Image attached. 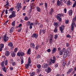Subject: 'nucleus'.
<instances>
[{"mask_svg":"<svg viewBox=\"0 0 76 76\" xmlns=\"http://www.w3.org/2000/svg\"><path fill=\"white\" fill-rule=\"evenodd\" d=\"M16 16V12L14 11L12 12V14L9 16V18L10 19H12L13 18H15Z\"/></svg>","mask_w":76,"mask_h":76,"instance_id":"1","label":"nucleus"},{"mask_svg":"<svg viewBox=\"0 0 76 76\" xmlns=\"http://www.w3.org/2000/svg\"><path fill=\"white\" fill-rule=\"evenodd\" d=\"M2 39H3L4 41V42H6L8 41L9 38V37L7 36V34H6L4 35Z\"/></svg>","mask_w":76,"mask_h":76,"instance_id":"2","label":"nucleus"},{"mask_svg":"<svg viewBox=\"0 0 76 76\" xmlns=\"http://www.w3.org/2000/svg\"><path fill=\"white\" fill-rule=\"evenodd\" d=\"M17 4V8L16 9V10H17V12H19V10H20V8H21V3H18Z\"/></svg>","mask_w":76,"mask_h":76,"instance_id":"3","label":"nucleus"},{"mask_svg":"<svg viewBox=\"0 0 76 76\" xmlns=\"http://www.w3.org/2000/svg\"><path fill=\"white\" fill-rule=\"evenodd\" d=\"M59 29L61 33H63V31L64 29V25L61 26L59 27Z\"/></svg>","mask_w":76,"mask_h":76,"instance_id":"4","label":"nucleus"},{"mask_svg":"<svg viewBox=\"0 0 76 76\" xmlns=\"http://www.w3.org/2000/svg\"><path fill=\"white\" fill-rule=\"evenodd\" d=\"M17 56H25V53L23 52H18L17 53Z\"/></svg>","mask_w":76,"mask_h":76,"instance_id":"5","label":"nucleus"},{"mask_svg":"<svg viewBox=\"0 0 76 76\" xmlns=\"http://www.w3.org/2000/svg\"><path fill=\"white\" fill-rule=\"evenodd\" d=\"M69 53L68 52H64L63 57L64 58H66L67 56H69Z\"/></svg>","mask_w":76,"mask_h":76,"instance_id":"6","label":"nucleus"},{"mask_svg":"<svg viewBox=\"0 0 76 76\" xmlns=\"http://www.w3.org/2000/svg\"><path fill=\"white\" fill-rule=\"evenodd\" d=\"M45 71L46 72H47V73H50L51 71V68L50 67H48V69H45Z\"/></svg>","mask_w":76,"mask_h":76,"instance_id":"7","label":"nucleus"},{"mask_svg":"<svg viewBox=\"0 0 76 76\" xmlns=\"http://www.w3.org/2000/svg\"><path fill=\"white\" fill-rule=\"evenodd\" d=\"M48 63H45L43 64L42 67L43 69H46V68H48Z\"/></svg>","mask_w":76,"mask_h":76,"instance_id":"8","label":"nucleus"},{"mask_svg":"<svg viewBox=\"0 0 76 76\" xmlns=\"http://www.w3.org/2000/svg\"><path fill=\"white\" fill-rule=\"evenodd\" d=\"M38 37V35L37 34H36V33H34L33 34L32 37V38H35L36 39H37Z\"/></svg>","mask_w":76,"mask_h":76,"instance_id":"9","label":"nucleus"},{"mask_svg":"<svg viewBox=\"0 0 76 76\" xmlns=\"http://www.w3.org/2000/svg\"><path fill=\"white\" fill-rule=\"evenodd\" d=\"M74 26H76V24H75V23H72L71 26V29L72 31H73V29H74Z\"/></svg>","mask_w":76,"mask_h":76,"instance_id":"10","label":"nucleus"},{"mask_svg":"<svg viewBox=\"0 0 76 76\" xmlns=\"http://www.w3.org/2000/svg\"><path fill=\"white\" fill-rule=\"evenodd\" d=\"M62 16H63V15L61 14H58V15H57L56 18L57 19H58L61 18V17Z\"/></svg>","mask_w":76,"mask_h":76,"instance_id":"11","label":"nucleus"},{"mask_svg":"<svg viewBox=\"0 0 76 76\" xmlns=\"http://www.w3.org/2000/svg\"><path fill=\"white\" fill-rule=\"evenodd\" d=\"M30 47L32 48H35V44L33 43H31L30 44Z\"/></svg>","mask_w":76,"mask_h":76,"instance_id":"12","label":"nucleus"},{"mask_svg":"<svg viewBox=\"0 0 76 76\" xmlns=\"http://www.w3.org/2000/svg\"><path fill=\"white\" fill-rule=\"evenodd\" d=\"M56 51H57V49L55 48H53L52 50V54H54Z\"/></svg>","mask_w":76,"mask_h":76,"instance_id":"13","label":"nucleus"},{"mask_svg":"<svg viewBox=\"0 0 76 76\" xmlns=\"http://www.w3.org/2000/svg\"><path fill=\"white\" fill-rule=\"evenodd\" d=\"M73 70V68H70L69 69V70H68V71L67 72V74L69 75L70 73Z\"/></svg>","mask_w":76,"mask_h":76,"instance_id":"14","label":"nucleus"},{"mask_svg":"<svg viewBox=\"0 0 76 76\" xmlns=\"http://www.w3.org/2000/svg\"><path fill=\"white\" fill-rule=\"evenodd\" d=\"M53 12L54 10H53V8H51L50 10V12H49L50 15H52V13Z\"/></svg>","mask_w":76,"mask_h":76,"instance_id":"15","label":"nucleus"},{"mask_svg":"<svg viewBox=\"0 0 76 76\" xmlns=\"http://www.w3.org/2000/svg\"><path fill=\"white\" fill-rule=\"evenodd\" d=\"M10 52L8 51H7L5 53V55L6 56H9L10 55Z\"/></svg>","mask_w":76,"mask_h":76,"instance_id":"16","label":"nucleus"},{"mask_svg":"<svg viewBox=\"0 0 76 76\" xmlns=\"http://www.w3.org/2000/svg\"><path fill=\"white\" fill-rule=\"evenodd\" d=\"M11 56L12 57H15L16 56V53L13 52H12L11 53Z\"/></svg>","mask_w":76,"mask_h":76,"instance_id":"17","label":"nucleus"},{"mask_svg":"<svg viewBox=\"0 0 76 76\" xmlns=\"http://www.w3.org/2000/svg\"><path fill=\"white\" fill-rule=\"evenodd\" d=\"M68 13L69 16H72L73 14V11L72 10H69L68 12Z\"/></svg>","mask_w":76,"mask_h":76,"instance_id":"18","label":"nucleus"},{"mask_svg":"<svg viewBox=\"0 0 76 76\" xmlns=\"http://www.w3.org/2000/svg\"><path fill=\"white\" fill-rule=\"evenodd\" d=\"M31 48L29 49L27 51V54L28 55H30L31 53Z\"/></svg>","mask_w":76,"mask_h":76,"instance_id":"19","label":"nucleus"},{"mask_svg":"<svg viewBox=\"0 0 76 76\" xmlns=\"http://www.w3.org/2000/svg\"><path fill=\"white\" fill-rule=\"evenodd\" d=\"M59 55H60V56L63 55V50H61L59 51Z\"/></svg>","mask_w":76,"mask_h":76,"instance_id":"20","label":"nucleus"},{"mask_svg":"<svg viewBox=\"0 0 76 76\" xmlns=\"http://www.w3.org/2000/svg\"><path fill=\"white\" fill-rule=\"evenodd\" d=\"M53 25L54 26H55V27H56V28H57V27H58L59 26L58 23L57 22H56L54 23Z\"/></svg>","mask_w":76,"mask_h":76,"instance_id":"21","label":"nucleus"},{"mask_svg":"<svg viewBox=\"0 0 76 76\" xmlns=\"http://www.w3.org/2000/svg\"><path fill=\"white\" fill-rule=\"evenodd\" d=\"M36 9L37 11L38 12H41V8H39V7H36Z\"/></svg>","mask_w":76,"mask_h":76,"instance_id":"22","label":"nucleus"},{"mask_svg":"<svg viewBox=\"0 0 76 76\" xmlns=\"http://www.w3.org/2000/svg\"><path fill=\"white\" fill-rule=\"evenodd\" d=\"M13 31H14V28L12 27L10 29V32L12 33V32H13Z\"/></svg>","mask_w":76,"mask_h":76,"instance_id":"23","label":"nucleus"},{"mask_svg":"<svg viewBox=\"0 0 76 76\" xmlns=\"http://www.w3.org/2000/svg\"><path fill=\"white\" fill-rule=\"evenodd\" d=\"M4 61H2L1 63V65L2 67H4L5 66L4 65Z\"/></svg>","mask_w":76,"mask_h":76,"instance_id":"24","label":"nucleus"},{"mask_svg":"<svg viewBox=\"0 0 76 76\" xmlns=\"http://www.w3.org/2000/svg\"><path fill=\"white\" fill-rule=\"evenodd\" d=\"M71 3V2L70 1H68L67 2L66 4L68 6H70Z\"/></svg>","mask_w":76,"mask_h":76,"instance_id":"25","label":"nucleus"},{"mask_svg":"<svg viewBox=\"0 0 76 76\" xmlns=\"http://www.w3.org/2000/svg\"><path fill=\"white\" fill-rule=\"evenodd\" d=\"M29 66H31V65H30V64L28 63V64H26V66H25L26 69H28L29 68Z\"/></svg>","mask_w":76,"mask_h":76,"instance_id":"26","label":"nucleus"},{"mask_svg":"<svg viewBox=\"0 0 76 76\" xmlns=\"http://www.w3.org/2000/svg\"><path fill=\"white\" fill-rule=\"evenodd\" d=\"M8 45L9 46H10V47H12L13 45V43H12L10 42H9L8 43Z\"/></svg>","mask_w":76,"mask_h":76,"instance_id":"27","label":"nucleus"},{"mask_svg":"<svg viewBox=\"0 0 76 76\" xmlns=\"http://www.w3.org/2000/svg\"><path fill=\"white\" fill-rule=\"evenodd\" d=\"M0 48H4V44L3 43L0 44Z\"/></svg>","mask_w":76,"mask_h":76,"instance_id":"28","label":"nucleus"},{"mask_svg":"<svg viewBox=\"0 0 76 76\" xmlns=\"http://www.w3.org/2000/svg\"><path fill=\"white\" fill-rule=\"evenodd\" d=\"M11 64L13 66H15L16 65V63L15 62H13Z\"/></svg>","mask_w":76,"mask_h":76,"instance_id":"29","label":"nucleus"},{"mask_svg":"<svg viewBox=\"0 0 76 76\" xmlns=\"http://www.w3.org/2000/svg\"><path fill=\"white\" fill-rule=\"evenodd\" d=\"M66 61H63V64L62 65L64 67L65 66V65H66Z\"/></svg>","mask_w":76,"mask_h":76,"instance_id":"30","label":"nucleus"},{"mask_svg":"<svg viewBox=\"0 0 76 76\" xmlns=\"http://www.w3.org/2000/svg\"><path fill=\"white\" fill-rule=\"evenodd\" d=\"M32 8L31 7H30V9L28 11L29 12V13H31V12H32Z\"/></svg>","mask_w":76,"mask_h":76,"instance_id":"31","label":"nucleus"},{"mask_svg":"<svg viewBox=\"0 0 76 76\" xmlns=\"http://www.w3.org/2000/svg\"><path fill=\"white\" fill-rule=\"evenodd\" d=\"M56 61L54 60H53L52 59H50V61L52 63H53V64H54L55 63V61Z\"/></svg>","mask_w":76,"mask_h":76,"instance_id":"32","label":"nucleus"},{"mask_svg":"<svg viewBox=\"0 0 76 76\" xmlns=\"http://www.w3.org/2000/svg\"><path fill=\"white\" fill-rule=\"evenodd\" d=\"M48 4L47 3H45V9H47V7H48Z\"/></svg>","mask_w":76,"mask_h":76,"instance_id":"33","label":"nucleus"},{"mask_svg":"<svg viewBox=\"0 0 76 76\" xmlns=\"http://www.w3.org/2000/svg\"><path fill=\"white\" fill-rule=\"evenodd\" d=\"M57 4L58 6H60V1L59 0H58L57 2Z\"/></svg>","mask_w":76,"mask_h":76,"instance_id":"34","label":"nucleus"},{"mask_svg":"<svg viewBox=\"0 0 76 76\" xmlns=\"http://www.w3.org/2000/svg\"><path fill=\"white\" fill-rule=\"evenodd\" d=\"M28 63H29L30 64V63H31V58L29 57L28 58Z\"/></svg>","mask_w":76,"mask_h":76,"instance_id":"35","label":"nucleus"},{"mask_svg":"<svg viewBox=\"0 0 76 76\" xmlns=\"http://www.w3.org/2000/svg\"><path fill=\"white\" fill-rule=\"evenodd\" d=\"M45 30L44 29H43L42 31V32L43 34H45Z\"/></svg>","mask_w":76,"mask_h":76,"instance_id":"36","label":"nucleus"},{"mask_svg":"<svg viewBox=\"0 0 76 76\" xmlns=\"http://www.w3.org/2000/svg\"><path fill=\"white\" fill-rule=\"evenodd\" d=\"M30 23L31 22H30V21H28L26 23V25L27 26H29V25H30Z\"/></svg>","mask_w":76,"mask_h":76,"instance_id":"37","label":"nucleus"},{"mask_svg":"<svg viewBox=\"0 0 76 76\" xmlns=\"http://www.w3.org/2000/svg\"><path fill=\"white\" fill-rule=\"evenodd\" d=\"M13 61H14L12 59L10 60V63L11 64H12V62H13Z\"/></svg>","mask_w":76,"mask_h":76,"instance_id":"38","label":"nucleus"},{"mask_svg":"<svg viewBox=\"0 0 76 76\" xmlns=\"http://www.w3.org/2000/svg\"><path fill=\"white\" fill-rule=\"evenodd\" d=\"M58 38V35H57V34H56L55 35V37H54V39H57V38Z\"/></svg>","mask_w":76,"mask_h":76,"instance_id":"39","label":"nucleus"},{"mask_svg":"<svg viewBox=\"0 0 76 76\" xmlns=\"http://www.w3.org/2000/svg\"><path fill=\"white\" fill-rule=\"evenodd\" d=\"M12 26H15V21H14L12 22Z\"/></svg>","mask_w":76,"mask_h":76,"instance_id":"40","label":"nucleus"},{"mask_svg":"<svg viewBox=\"0 0 76 76\" xmlns=\"http://www.w3.org/2000/svg\"><path fill=\"white\" fill-rule=\"evenodd\" d=\"M18 48H15L14 49V53H16V52H17V51H18Z\"/></svg>","mask_w":76,"mask_h":76,"instance_id":"41","label":"nucleus"},{"mask_svg":"<svg viewBox=\"0 0 76 76\" xmlns=\"http://www.w3.org/2000/svg\"><path fill=\"white\" fill-rule=\"evenodd\" d=\"M71 51V50H70V47H69L67 49V50L66 51L67 52H70V51Z\"/></svg>","mask_w":76,"mask_h":76,"instance_id":"42","label":"nucleus"},{"mask_svg":"<svg viewBox=\"0 0 76 76\" xmlns=\"http://www.w3.org/2000/svg\"><path fill=\"white\" fill-rule=\"evenodd\" d=\"M13 10V8L12 7L9 9V12H12Z\"/></svg>","mask_w":76,"mask_h":76,"instance_id":"43","label":"nucleus"},{"mask_svg":"<svg viewBox=\"0 0 76 76\" xmlns=\"http://www.w3.org/2000/svg\"><path fill=\"white\" fill-rule=\"evenodd\" d=\"M54 32H55V33H56V32H57V29L56 27H55V29L54 30Z\"/></svg>","mask_w":76,"mask_h":76,"instance_id":"44","label":"nucleus"},{"mask_svg":"<svg viewBox=\"0 0 76 76\" xmlns=\"http://www.w3.org/2000/svg\"><path fill=\"white\" fill-rule=\"evenodd\" d=\"M41 58V56L39 54L37 55L36 58Z\"/></svg>","mask_w":76,"mask_h":76,"instance_id":"45","label":"nucleus"},{"mask_svg":"<svg viewBox=\"0 0 76 76\" xmlns=\"http://www.w3.org/2000/svg\"><path fill=\"white\" fill-rule=\"evenodd\" d=\"M24 19L25 20H28L29 19H28V18L27 16H25Z\"/></svg>","mask_w":76,"mask_h":76,"instance_id":"46","label":"nucleus"},{"mask_svg":"<svg viewBox=\"0 0 76 76\" xmlns=\"http://www.w3.org/2000/svg\"><path fill=\"white\" fill-rule=\"evenodd\" d=\"M23 63V59L21 58V64H22Z\"/></svg>","mask_w":76,"mask_h":76,"instance_id":"47","label":"nucleus"},{"mask_svg":"<svg viewBox=\"0 0 76 76\" xmlns=\"http://www.w3.org/2000/svg\"><path fill=\"white\" fill-rule=\"evenodd\" d=\"M62 50H63V52H66L67 51V49H66V48H64L62 49Z\"/></svg>","mask_w":76,"mask_h":76,"instance_id":"48","label":"nucleus"},{"mask_svg":"<svg viewBox=\"0 0 76 76\" xmlns=\"http://www.w3.org/2000/svg\"><path fill=\"white\" fill-rule=\"evenodd\" d=\"M9 6V5H7L6 4L4 5V7H6V9H7V7Z\"/></svg>","mask_w":76,"mask_h":76,"instance_id":"49","label":"nucleus"},{"mask_svg":"<svg viewBox=\"0 0 76 76\" xmlns=\"http://www.w3.org/2000/svg\"><path fill=\"white\" fill-rule=\"evenodd\" d=\"M37 73H39L41 72V70L39 69H37Z\"/></svg>","mask_w":76,"mask_h":76,"instance_id":"50","label":"nucleus"},{"mask_svg":"<svg viewBox=\"0 0 76 76\" xmlns=\"http://www.w3.org/2000/svg\"><path fill=\"white\" fill-rule=\"evenodd\" d=\"M7 64H8L7 60H6L5 61V64L6 66H7Z\"/></svg>","mask_w":76,"mask_h":76,"instance_id":"51","label":"nucleus"},{"mask_svg":"<svg viewBox=\"0 0 76 76\" xmlns=\"http://www.w3.org/2000/svg\"><path fill=\"white\" fill-rule=\"evenodd\" d=\"M66 37L67 38H71L72 37H71V36H70V35L68 34L66 35Z\"/></svg>","mask_w":76,"mask_h":76,"instance_id":"52","label":"nucleus"},{"mask_svg":"<svg viewBox=\"0 0 76 76\" xmlns=\"http://www.w3.org/2000/svg\"><path fill=\"white\" fill-rule=\"evenodd\" d=\"M76 19L75 18H74L72 20V23H75V22L76 21Z\"/></svg>","mask_w":76,"mask_h":76,"instance_id":"53","label":"nucleus"},{"mask_svg":"<svg viewBox=\"0 0 76 76\" xmlns=\"http://www.w3.org/2000/svg\"><path fill=\"white\" fill-rule=\"evenodd\" d=\"M66 46L67 47H69V46H70V45H69V43H68L67 42H66Z\"/></svg>","mask_w":76,"mask_h":76,"instance_id":"54","label":"nucleus"},{"mask_svg":"<svg viewBox=\"0 0 76 76\" xmlns=\"http://www.w3.org/2000/svg\"><path fill=\"white\" fill-rule=\"evenodd\" d=\"M37 68H38V69H40V68H41V65L40 64H39L38 65H37Z\"/></svg>","mask_w":76,"mask_h":76,"instance_id":"55","label":"nucleus"},{"mask_svg":"<svg viewBox=\"0 0 76 76\" xmlns=\"http://www.w3.org/2000/svg\"><path fill=\"white\" fill-rule=\"evenodd\" d=\"M3 71H4V72H6V67H5V66L4 67H3Z\"/></svg>","mask_w":76,"mask_h":76,"instance_id":"56","label":"nucleus"},{"mask_svg":"<svg viewBox=\"0 0 76 76\" xmlns=\"http://www.w3.org/2000/svg\"><path fill=\"white\" fill-rule=\"evenodd\" d=\"M10 70H13V68L12 66H10Z\"/></svg>","mask_w":76,"mask_h":76,"instance_id":"57","label":"nucleus"},{"mask_svg":"<svg viewBox=\"0 0 76 76\" xmlns=\"http://www.w3.org/2000/svg\"><path fill=\"white\" fill-rule=\"evenodd\" d=\"M47 51L48 53H50L51 52V49H48L47 50Z\"/></svg>","mask_w":76,"mask_h":76,"instance_id":"58","label":"nucleus"},{"mask_svg":"<svg viewBox=\"0 0 76 76\" xmlns=\"http://www.w3.org/2000/svg\"><path fill=\"white\" fill-rule=\"evenodd\" d=\"M52 40H51V39H50L49 40V43L50 44H52V42H53Z\"/></svg>","mask_w":76,"mask_h":76,"instance_id":"59","label":"nucleus"},{"mask_svg":"<svg viewBox=\"0 0 76 76\" xmlns=\"http://www.w3.org/2000/svg\"><path fill=\"white\" fill-rule=\"evenodd\" d=\"M64 13H66L67 12V9L66 8H65L64 10Z\"/></svg>","mask_w":76,"mask_h":76,"instance_id":"60","label":"nucleus"},{"mask_svg":"<svg viewBox=\"0 0 76 76\" xmlns=\"http://www.w3.org/2000/svg\"><path fill=\"white\" fill-rule=\"evenodd\" d=\"M61 48L59 47L58 48V51H61V50H61Z\"/></svg>","mask_w":76,"mask_h":76,"instance_id":"61","label":"nucleus"},{"mask_svg":"<svg viewBox=\"0 0 76 76\" xmlns=\"http://www.w3.org/2000/svg\"><path fill=\"white\" fill-rule=\"evenodd\" d=\"M38 48H39V46L38 45H37L36 46L35 49V50H38Z\"/></svg>","mask_w":76,"mask_h":76,"instance_id":"62","label":"nucleus"},{"mask_svg":"<svg viewBox=\"0 0 76 76\" xmlns=\"http://www.w3.org/2000/svg\"><path fill=\"white\" fill-rule=\"evenodd\" d=\"M57 20H58L59 22H61L62 21V20H61V18H60L57 19Z\"/></svg>","mask_w":76,"mask_h":76,"instance_id":"63","label":"nucleus"},{"mask_svg":"<svg viewBox=\"0 0 76 76\" xmlns=\"http://www.w3.org/2000/svg\"><path fill=\"white\" fill-rule=\"evenodd\" d=\"M65 23L66 24H67L69 23V20H67L65 21Z\"/></svg>","mask_w":76,"mask_h":76,"instance_id":"64","label":"nucleus"}]
</instances>
